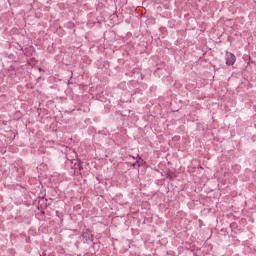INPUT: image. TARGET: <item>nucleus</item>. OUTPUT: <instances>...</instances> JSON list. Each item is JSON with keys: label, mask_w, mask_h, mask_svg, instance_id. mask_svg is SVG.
Returning <instances> with one entry per match:
<instances>
[{"label": "nucleus", "mask_w": 256, "mask_h": 256, "mask_svg": "<svg viewBox=\"0 0 256 256\" xmlns=\"http://www.w3.org/2000/svg\"><path fill=\"white\" fill-rule=\"evenodd\" d=\"M236 61L235 56L231 52H226V65H234Z\"/></svg>", "instance_id": "f257e3e1"}]
</instances>
